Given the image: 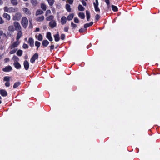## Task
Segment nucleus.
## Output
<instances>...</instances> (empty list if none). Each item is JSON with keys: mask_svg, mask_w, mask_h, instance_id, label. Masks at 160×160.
Wrapping results in <instances>:
<instances>
[{"mask_svg": "<svg viewBox=\"0 0 160 160\" xmlns=\"http://www.w3.org/2000/svg\"><path fill=\"white\" fill-rule=\"evenodd\" d=\"M43 12L41 10L39 9L37 10L36 12L35 15L36 16L41 15L43 13Z\"/></svg>", "mask_w": 160, "mask_h": 160, "instance_id": "nucleus-22", "label": "nucleus"}, {"mask_svg": "<svg viewBox=\"0 0 160 160\" xmlns=\"http://www.w3.org/2000/svg\"><path fill=\"white\" fill-rule=\"evenodd\" d=\"M86 14L87 17V19L88 21H89L90 18V14L89 12L88 11H86Z\"/></svg>", "mask_w": 160, "mask_h": 160, "instance_id": "nucleus-29", "label": "nucleus"}, {"mask_svg": "<svg viewBox=\"0 0 160 160\" xmlns=\"http://www.w3.org/2000/svg\"><path fill=\"white\" fill-rule=\"evenodd\" d=\"M4 10L5 12L11 13L16 12L18 11V10L16 8H14L12 7H5L4 8Z\"/></svg>", "mask_w": 160, "mask_h": 160, "instance_id": "nucleus-2", "label": "nucleus"}, {"mask_svg": "<svg viewBox=\"0 0 160 160\" xmlns=\"http://www.w3.org/2000/svg\"><path fill=\"white\" fill-rule=\"evenodd\" d=\"M65 35L64 34H62L61 36V38L62 40H64L65 38Z\"/></svg>", "mask_w": 160, "mask_h": 160, "instance_id": "nucleus-47", "label": "nucleus"}, {"mask_svg": "<svg viewBox=\"0 0 160 160\" xmlns=\"http://www.w3.org/2000/svg\"><path fill=\"white\" fill-rule=\"evenodd\" d=\"M22 10L24 13L27 15L30 16L31 14L30 11L27 8H23Z\"/></svg>", "mask_w": 160, "mask_h": 160, "instance_id": "nucleus-7", "label": "nucleus"}, {"mask_svg": "<svg viewBox=\"0 0 160 160\" xmlns=\"http://www.w3.org/2000/svg\"><path fill=\"white\" fill-rule=\"evenodd\" d=\"M66 10L68 12H71V9L70 8V6L68 4H66Z\"/></svg>", "mask_w": 160, "mask_h": 160, "instance_id": "nucleus-32", "label": "nucleus"}, {"mask_svg": "<svg viewBox=\"0 0 160 160\" xmlns=\"http://www.w3.org/2000/svg\"><path fill=\"white\" fill-rule=\"evenodd\" d=\"M78 16L81 19H83L85 18V14L84 13L80 12L78 13Z\"/></svg>", "mask_w": 160, "mask_h": 160, "instance_id": "nucleus-25", "label": "nucleus"}, {"mask_svg": "<svg viewBox=\"0 0 160 160\" xmlns=\"http://www.w3.org/2000/svg\"><path fill=\"white\" fill-rule=\"evenodd\" d=\"M38 54L37 53H35L32 57L30 59V62L31 63H33L35 62L36 60L38 59Z\"/></svg>", "mask_w": 160, "mask_h": 160, "instance_id": "nucleus-6", "label": "nucleus"}, {"mask_svg": "<svg viewBox=\"0 0 160 160\" xmlns=\"http://www.w3.org/2000/svg\"><path fill=\"white\" fill-rule=\"evenodd\" d=\"M4 21L2 18L0 17V24H2L4 23Z\"/></svg>", "mask_w": 160, "mask_h": 160, "instance_id": "nucleus-49", "label": "nucleus"}, {"mask_svg": "<svg viewBox=\"0 0 160 160\" xmlns=\"http://www.w3.org/2000/svg\"><path fill=\"white\" fill-rule=\"evenodd\" d=\"M21 23L23 28H26L28 25V19L25 17H23L21 19Z\"/></svg>", "mask_w": 160, "mask_h": 160, "instance_id": "nucleus-3", "label": "nucleus"}, {"mask_svg": "<svg viewBox=\"0 0 160 160\" xmlns=\"http://www.w3.org/2000/svg\"><path fill=\"white\" fill-rule=\"evenodd\" d=\"M49 43V42L46 40H44L42 42V45L45 47H46L48 46Z\"/></svg>", "mask_w": 160, "mask_h": 160, "instance_id": "nucleus-21", "label": "nucleus"}, {"mask_svg": "<svg viewBox=\"0 0 160 160\" xmlns=\"http://www.w3.org/2000/svg\"><path fill=\"white\" fill-rule=\"evenodd\" d=\"M41 7L44 11L46 10L47 9L46 6L44 3H42L41 4Z\"/></svg>", "mask_w": 160, "mask_h": 160, "instance_id": "nucleus-27", "label": "nucleus"}, {"mask_svg": "<svg viewBox=\"0 0 160 160\" xmlns=\"http://www.w3.org/2000/svg\"><path fill=\"white\" fill-rule=\"evenodd\" d=\"M23 48L24 49H27L28 48V46L27 44H26L25 43H24L23 45Z\"/></svg>", "mask_w": 160, "mask_h": 160, "instance_id": "nucleus-43", "label": "nucleus"}, {"mask_svg": "<svg viewBox=\"0 0 160 160\" xmlns=\"http://www.w3.org/2000/svg\"><path fill=\"white\" fill-rule=\"evenodd\" d=\"M19 41H16L12 44L9 47V49L10 50L9 53L13 54L17 50L16 48L20 44Z\"/></svg>", "mask_w": 160, "mask_h": 160, "instance_id": "nucleus-1", "label": "nucleus"}, {"mask_svg": "<svg viewBox=\"0 0 160 160\" xmlns=\"http://www.w3.org/2000/svg\"><path fill=\"white\" fill-rule=\"evenodd\" d=\"M12 59L14 60V62H15V61L18 62L19 60V58L16 56H14L13 57Z\"/></svg>", "mask_w": 160, "mask_h": 160, "instance_id": "nucleus-40", "label": "nucleus"}, {"mask_svg": "<svg viewBox=\"0 0 160 160\" xmlns=\"http://www.w3.org/2000/svg\"><path fill=\"white\" fill-rule=\"evenodd\" d=\"M39 28H37L35 30V32H38L39 31Z\"/></svg>", "mask_w": 160, "mask_h": 160, "instance_id": "nucleus-54", "label": "nucleus"}, {"mask_svg": "<svg viewBox=\"0 0 160 160\" xmlns=\"http://www.w3.org/2000/svg\"><path fill=\"white\" fill-rule=\"evenodd\" d=\"M95 4H98V0H95Z\"/></svg>", "mask_w": 160, "mask_h": 160, "instance_id": "nucleus-62", "label": "nucleus"}, {"mask_svg": "<svg viewBox=\"0 0 160 160\" xmlns=\"http://www.w3.org/2000/svg\"><path fill=\"white\" fill-rule=\"evenodd\" d=\"M89 27H90V26L88 23L84 25V27L85 28H87Z\"/></svg>", "mask_w": 160, "mask_h": 160, "instance_id": "nucleus-51", "label": "nucleus"}, {"mask_svg": "<svg viewBox=\"0 0 160 160\" xmlns=\"http://www.w3.org/2000/svg\"><path fill=\"white\" fill-rule=\"evenodd\" d=\"M78 9L80 11H83L85 9V8L82 5H79L78 6Z\"/></svg>", "mask_w": 160, "mask_h": 160, "instance_id": "nucleus-34", "label": "nucleus"}, {"mask_svg": "<svg viewBox=\"0 0 160 160\" xmlns=\"http://www.w3.org/2000/svg\"><path fill=\"white\" fill-rule=\"evenodd\" d=\"M68 29H69V27H65L64 28V32H68Z\"/></svg>", "mask_w": 160, "mask_h": 160, "instance_id": "nucleus-48", "label": "nucleus"}, {"mask_svg": "<svg viewBox=\"0 0 160 160\" xmlns=\"http://www.w3.org/2000/svg\"><path fill=\"white\" fill-rule=\"evenodd\" d=\"M35 45L37 47V49H38L40 46V43L38 41H36L35 42Z\"/></svg>", "mask_w": 160, "mask_h": 160, "instance_id": "nucleus-39", "label": "nucleus"}, {"mask_svg": "<svg viewBox=\"0 0 160 160\" xmlns=\"http://www.w3.org/2000/svg\"><path fill=\"white\" fill-rule=\"evenodd\" d=\"M8 30L11 32H14L15 30L14 25H11L9 26L8 28Z\"/></svg>", "mask_w": 160, "mask_h": 160, "instance_id": "nucleus-19", "label": "nucleus"}, {"mask_svg": "<svg viewBox=\"0 0 160 160\" xmlns=\"http://www.w3.org/2000/svg\"><path fill=\"white\" fill-rule=\"evenodd\" d=\"M12 69V68L10 66L6 67L3 69V71L5 72H8L10 71Z\"/></svg>", "mask_w": 160, "mask_h": 160, "instance_id": "nucleus-13", "label": "nucleus"}, {"mask_svg": "<svg viewBox=\"0 0 160 160\" xmlns=\"http://www.w3.org/2000/svg\"><path fill=\"white\" fill-rule=\"evenodd\" d=\"M20 84V82H16L14 84L13 87L14 88H16Z\"/></svg>", "mask_w": 160, "mask_h": 160, "instance_id": "nucleus-35", "label": "nucleus"}, {"mask_svg": "<svg viewBox=\"0 0 160 160\" xmlns=\"http://www.w3.org/2000/svg\"><path fill=\"white\" fill-rule=\"evenodd\" d=\"M4 60L6 62H9V58H6L4 59Z\"/></svg>", "mask_w": 160, "mask_h": 160, "instance_id": "nucleus-53", "label": "nucleus"}, {"mask_svg": "<svg viewBox=\"0 0 160 160\" xmlns=\"http://www.w3.org/2000/svg\"><path fill=\"white\" fill-rule=\"evenodd\" d=\"M55 38V40L56 42L60 40L59 34L58 32L54 36Z\"/></svg>", "mask_w": 160, "mask_h": 160, "instance_id": "nucleus-20", "label": "nucleus"}, {"mask_svg": "<svg viewBox=\"0 0 160 160\" xmlns=\"http://www.w3.org/2000/svg\"><path fill=\"white\" fill-rule=\"evenodd\" d=\"M93 4L95 11L96 12H100V10L98 7L99 4H95V2H94Z\"/></svg>", "mask_w": 160, "mask_h": 160, "instance_id": "nucleus-24", "label": "nucleus"}, {"mask_svg": "<svg viewBox=\"0 0 160 160\" xmlns=\"http://www.w3.org/2000/svg\"><path fill=\"white\" fill-rule=\"evenodd\" d=\"M13 25L14 27L15 30L17 31H19L22 30V27L20 23L16 21L13 22Z\"/></svg>", "mask_w": 160, "mask_h": 160, "instance_id": "nucleus-4", "label": "nucleus"}, {"mask_svg": "<svg viewBox=\"0 0 160 160\" xmlns=\"http://www.w3.org/2000/svg\"><path fill=\"white\" fill-rule=\"evenodd\" d=\"M3 17L4 18H5L8 21H9L11 19V17L10 15L7 13H4L3 15Z\"/></svg>", "mask_w": 160, "mask_h": 160, "instance_id": "nucleus-11", "label": "nucleus"}, {"mask_svg": "<svg viewBox=\"0 0 160 160\" xmlns=\"http://www.w3.org/2000/svg\"><path fill=\"white\" fill-rule=\"evenodd\" d=\"M51 11L50 10H48L45 12V16H47L48 15L51 14Z\"/></svg>", "mask_w": 160, "mask_h": 160, "instance_id": "nucleus-41", "label": "nucleus"}, {"mask_svg": "<svg viewBox=\"0 0 160 160\" xmlns=\"http://www.w3.org/2000/svg\"><path fill=\"white\" fill-rule=\"evenodd\" d=\"M112 10L114 12H116L118 11V8L116 6L112 5Z\"/></svg>", "mask_w": 160, "mask_h": 160, "instance_id": "nucleus-33", "label": "nucleus"}, {"mask_svg": "<svg viewBox=\"0 0 160 160\" xmlns=\"http://www.w3.org/2000/svg\"><path fill=\"white\" fill-rule=\"evenodd\" d=\"M44 19V17L42 15L40 17H38L36 19V20L38 22H42Z\"/></svg>", "mask_w": 160, "mask_h": 160, "instance_id": "nucleus-17", "label": "nucleus"}, {"mask_svg": "<svg viewBox=\"0 0 160 160\" xmlns=\"http://www.w3.org/2000/svg\"><path fill=\"white\" fill-rule=\"evenodd\" d=\"M105 2L106 3L108 9H109L110 7V5L109 0H104Z\"/></svg>", "mask_w": 160, "mask_h": 160, "instance_id": "nucleus-37", "label": "nucleus"}, {"mask_svg": "<svg viewBox=\"0 0 160 160\" xmlns=\"http://www.w3.org/2000/svg\"><path fill=\"white\" fill-rule=\"evenodd\" d=\"M54 45H52L50 47L51 49H52L54 48Z\"/></svg>", "mask_w": 160, "mask_h": 160, "instance_id": "nucleus-58", "label": "nucleus"}, {"mask_svg": "<svg viewBox=\"0 0 160 160\" xmlns=\"http://www.w3.org/2000/svg\"><path fill=\"white\" fill-rule=\"evenodd\" d=\"M46 38L50 41H52L53 40L51 36V33L49 32H47L46 35Z\"/></svg>", "mask_w": 160, "mask_h": 160, "instance_id": "nucleus-14", "label": "nucleus"}, {"mask_svg": "<svg viewBox=\"0 0 160 160\" xmlns=\"http://www.w3.org/2000/svg\"><path fill=\"white\" fill-rule=\"evenodd\" d=\"M22 50H19L17 52V55L19 56H22Z\"/></svg>", "mask_w": 160, "mask_h": 160, "instance_id": "nucleus-36", "label": "nucleus"}, {"mask_svg": "<svg viewBox=\"0 0 160 160\" xmlns=\"http://www.w3.org/2000/svg\"><path fill=\"white\" fill-rule=\"evenodd\" d=\"M24 58L25 59H27L28 58V56H25Z\"/></svg>", "mask_w": 160, "mask_h": 160, "instance_id": "nucleus-63", "label": "nucleus"}, {"mask_svg": "<svg viewBox=\"0 0 160 160\" xmlns=\"http://www.w3.org/2000/svg\"><path fill=\"white\" fill-rule=\"evenodd\" d=\"M22 17L21 13L20 12L16 13L13 16V20L14 21H19Z\"/></svg>", "mask_w": 160, "mask_h": 160, "instance_id": "nucleus-5", "label": "nucleus"}, {"mask_svg": "<svg viewBox=\"0 0 160 160\" xmlns=\"http://www.w3.org/2000/svg\"><path fill=\"white\" fill-rule=\"evenodd\" d=\"M3 3V2L2 0H0V5H2Z\"/></svg>", "mask_w": 160, "mask_h": 160, "instance_id": "nucleus-61", "label": "nucleus"}, {"mask_svg": "<svg viewBox=\"0 0 160 160\" xmlns=\"http://www.w3.org/2000/svg\"><path fill=\"white\" fill-rule=\"evenodd\" d=\"M11 3L13 6H16L18 4L17 0H11Z\"/></svg>", "mask_w": 160, "mask_h": 160, "instance_id": "nucleus-31", "label": "nucleus"}, {"mask_svg": "<svg viewBox=\"0 0 160 160\" xmlns=\"http://www.w3.org/2000/svg\"><path fill=\"white\" fill-rule=\"evenodd\" d=\"M71 25L73 28H75L77 27V25L74 24L73 22L71 23Z\"/></svg>", "mask_w": 160, "mask_h": 160, "instance_id": "nucleus-45", "label": "nucleus"}, {"mask_svg": "<svg viewBox=\"0 0 160 160\" xmlns=\"http://www.w3.org/2000/svg\"><path fill=\"white\" fill-rule=\"evenodd\" d=\"M14 65L15 67L17 69H19L21 67V65L18 62H15L14 63Z\"/></svg>", "mask_w": 160, "mask_h": 160, "instance_id": "nucleus-18", "label": "nucleus"}, {"mask_svg": "<svg viewBox=\"0 0 160 160\" xmlns=\"http://www.w3.org/2000/svg\"><path fill=\"white\" fill-rule=\"evenodd\" d=\"M2 99V97L0 96V104H1L2 102V101L1 99Z\"/></svg>", "mask_w": 160, "mask_h": 160, "instance_id": "nucleus-64", "label": "nucleus"}, {"mask_svg": "<svg viewBox=\"0 0 160 160\" xmlns=\"http://www.w3.org/2000/svg\"><path fill=\"white\" fill-rule=\"evenodd\" d=\"M3 32L2 31L0 30V36H2L3 34Z\"/></svg>", "mask_w": 160, "mask_h": 160, "instance_id": "nucleus-56", "label": "nucleus"}, {"mask_svg": "<svg viewBox=\"0 0 160 160\" xmlns=\"http://www.w3.org/2000/svg\"><path fill=\"white\" fill-rule=\"evenodd\" d=\"M74 17V14H71L69 15L67 17V19L68 21H70L72 20Z\"/></svg>", "mask_w": 160, "mask_h": 160, "instance_id": "nucleus-30", "label": "nucleus"}, {"mask_svg": "<svg viewBox=\"0 0 160 160\" xmlns=\"http://www.w3.org/2000/svg\"><path fill=\"white\" fill-rule=\"evenodd\" d=\"M32 19H29V22H30V26L32 24Z\"/></svg>", "mask_w": 160, "mask_h": 160, "instance_id": "nucleus-60", "label": "nucleus"}, {"mask_svg": "<svg viewBox=\"0 0 160 160\" xmlns=\"http://www.w3.org/2000/svg\"><path fill=\"white\" fill-rule=\"evenodd\" d=\"M2 36L4 38H6V35L4 33H3V34Z\"/></svg>", "mask_w": 160, "mask_h": 160, "instance_id": "nucleus-59", "label": "nucleus"}, {"mask_svg": "<svg viewBox=\"0 0 160 160\" xmlns=\"http://www.w3.org/2000/svg\"><path fill=\"white\" fill-rule=\"evenodd\" d=\"M31 3L33 6H36L38 3L37 1L36 0H31Z\"/></svg>", "mask_w": 160, "mask_h": 160, "instance_id": "nucleus-28", "label": "nucleus"}, {"mask_svg": "<svg viewBox=\"0 0 160 160\" xmlns=\"http://www.w3.org/2000/svg\"><path fill=\"white\" fill-rule=\"evenodd\" d=\"M5 85L6 87H9L10 86V85L9 82H5Z\"/></svg>", "mask_w": 160, "mask_h": 160, "instance_id": "nucleus-46", "label": "nucleus"}, {"mask_svg": "<svg viewBox=\"0 0 160 160\" xmlns=\"http://www.w3.org/2000/svg\"><path fill=\"white\" fill-rule=\"evenodd\" d=\"M23 65L25 70H28V69L29 66L28 62L27 60H25L24 62Z\"/></svg>", "mask_w": 160, "mask_h": 160, "instance_id": "nucleus-9", "label": "nucleus"}, {"mask_svg": "<svg viewBox=\"0 0 160 160\" xmlns=\"http://www.w3.org/2000/svg\"><path fill=\"white\" fill-rule=\"evenodd\" d=\"M68 2L70 4H72L73 2V0H68Z\"/></svg>", "mask_w": 160, "mask_h": 160, "instance_id": "nucleus-50", "label": "nucleus"}, {"mask_svg": "<svg viewBox=\"0 0 160 160\" xmlns=\"http://www.w3.org/2000/svg\"><path fill=\"white\" fill-rule=\"evenodd\" d=\"M35 37L39 41H41L43 39V37L41 34H39L38 36L36 35Z\"/></svg>", "mask_w": 160, "mask_h": 160, "instance_id": "nucleus-23", "label": "nucleus"}, {"mask_svg": "<svg viewBox=\"0 0 160 160\" xmlns=\"http://www.w3.org/2000/svg\"><path fill=\"white\" fill-rule=\"evenodd\" d=\"M18 33L17 34V37H16V40L17 41H19V39L21 38L22 35V30L18 31Z\"/></svg>", "mask_w": 160, "mask_h": 160, "instance_id": "nucleus-10", "label": "nucleus"}, {"mask_svg": "<svg viewBox=\"0 0 160 160\" xmlns=\"http://www.w3.org/2000/svg\"><path fill=\"white\" fill-rule=\"evenodd\" d=\"M74 22L75 23H78L79 21L78 19L77 18H74Z\"/></svg>", "mask_w": 160, "mask_h": 160, "instance_id": "nucleus-44", "label": "nucleus"}, {"mask_svg": "<svg viewBox=\"0 0 160 160\" xmlns=\"http://www.w3.org/2000/svg\"><path fill=\"white\" fill-rule=\"evenodd\" d=\"M82 2L83 5L86 6V3L84 0H82Z\"/></svg>", "mask_w": 160, "mask_h": 160, "instance_id": "nucleus-52", "label": "nucleus"}, {"mask_svg": "<svg viewBox=\"0 0 160 160\" xmlns=\"http://www.w3.org/2000/svg\"><path fill=\"white\" fill-rule=\"evenodd\" d=\"M10 77L8 76H5L3 80L6 82H9Z\"/></svg>", "mask_w": 160, "mask_h": 160, "instance_id": "nucleus-38", "label": "nucleus"}, {"mask_svg": "<svg viewBox=\"0 0 160 160\" xmlns=\"http://www.w3.org/2000/svg\"><path fill=\"white\" fill-rule=\"evenodd\" d=\"M28 43L31 47L34 46V41L33 39L32 38H30L28 39Z\"/></svg>", "mask_w": 160, "mask_h": 160, "instance_id": "nucleus-12", "label": "nucleus"}, {"mask_svg": "<svg viewBox=\"0 0 160 160\" xmlns=\"http://www.w3.org/2000/svg\"><path fill=\"white\" fill-rule=\"evenodd\" d=\"M0 93L2 96L4 97L6 96L7 95V92L5 90H0Z\"/></svg>", "mask_w": 160, "mask_h": 160, "instance_id": "nucleus-16", "label": "nucleus"}, {"mask_svg": "<svg viewBox=\"0 0 160 160\" xmlns=\"http://www.w3.org/2000/svg\"><path fill=\"white\" fill-rule=\"evenodd\" d=\"M54 18V16L52 15H50L48 17L46 18V20L48 21H49L50 20H52Z\"/></svg>", "mask_w": 160, "mask_h": 160, "instance_id": "nucleus-26", "label": "nucleus"}, {"mask_svg": "<svg viewBox=\"0 0 160 160\" xmlns=\"http://www.w3.org/2000/svg\"><path fill=\"white\" fill-rule=\"evenodd\" d=\"M79 32H83V29H80L79 30Z\"/></svg>", "mask_w": 160, "mask_h": 160, "instance_id": "nucleus-55", "label": "nucleus"}, {"mask_svg": "<svg viewBox=\"0 0 160 160\" xmlns=\"http://www.w3.org/2000/svg\"><path fill=\"white\" fill-rule=\"evenodd\" d=\"M100 16L99 15L97 14L95 16V19L97 21H98L100 18Z\"/></svg>", "mask_w": 160, "mask_h": 160, "instance_id": "nucleus-42", "label": "nucleus"}, {"mask_svg": "<svg viewBox=\"0 0 160 160\" xmlns=\"http://www.w3.org/2000/svg\"><path fill=\"white\" fill-rule=\"evenodd\" d=\"M49 26L52 28H53L56 26V21L54 20L51 21L49 23Z\"/></svg>", "mask_w": 160, "mask_h": 160, "instance_id": "nucleus-8", "label": "nucleus"}, {"mask_svg": "<svg viewBox=\"0 0 160 160\" xmlns=\"http://www.w3.org/2000/svg\"><path fill=\"white\" fill-rule=\"evenodd\" d=\"M88 24H89V26H90L92 25V24H93V22H91L89 23H88Z\"/></svg>", "mask_w": 160, "mask_h": 160, "instance_id": "nucleus-57", "label": "nucleus"}, {"mask_svg": "<svg viewBox=\"0 0 160 160\" xmlns=\"http://www.w3.org/2000/svg\"><path fill=\"white\" fill-rule=\"evenodd\" d=\"M67 22V18L65 16H63L62 17L61 20V23L62 25L65 24Z\"/></svg>", "mask_w": 160, "mask_h": 160, "instance_id": "nucleus-15", "label": "nucleus"}]
</instances>
